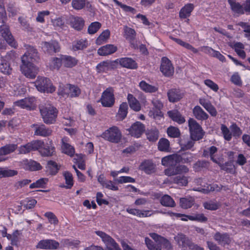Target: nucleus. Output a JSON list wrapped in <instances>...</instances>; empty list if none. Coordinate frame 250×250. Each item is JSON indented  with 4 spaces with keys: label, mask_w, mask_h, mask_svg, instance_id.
Wrapping results in <instances>:
<instances>
[{
    "label": "nucleus",
    "mask_w": 250,
    "mask_h": 250,
    "mask_svg": "<svg viewBox=\"0 0 250 250\" xmlns=\"http://www.w3.org/2000/svg\"><path fill=\"white\" fill-rule=\"evenodd\" d=\"M46 168L50 174L55 175L59 170V167L56 162L53 161H49L47 163Z\"/></svg>",
    "instance_id": "obj_48"
},
{
    "label": "nucleus",
    "mask_w": 250,
    "mask_h": 250,
    "mask_svg": "<svg viewBox=\"0 0 250 250\" xmlns=\"http://www.w3.org/2000/svg\"><path fill=\"white\" fill-rule=\"evenodd\" d=\"M23 167L25 169L31 171L38 170L42 168V166L39 163L31 160H24Z\"/></svg>",
    "instance_id": "obj_28"
},
{
    "label": "nucleus",
    "mask_w": 250,
    "mask_h": 250,
    "mask_svg": "<svg viewBox=\"0 0 250 250\" xmlns=\"http://www.w3.org/2000/svg\"><path fill=\"white\" fill-rule=\"evenodd\" d=\"M63 176L65 181V188L67 189L71 188L74 185L72 174L70 172L66 171L63 172Z\"/></svg>",
    "instance_id": "obj_46"
},
{
    "label": "nucleus",
    "mask_w": 250,
    "mask_h": 250,
    "mask_svg": "<svg viewBox=\"0 0 250 250\" xmlns=\"http://www.w3.org/2000/svg\"><path fill=\"white\" fill-rule=\"evenodd\" d=\"M188 123L191 138L193 140H199L202 139L204 134L199 124L192 118L188 120Z\"/></svg>",
    "instance_id": "obj_7"
},
{
    "label": "nucleus",
    "mask_w": 250,
    "mask_h": 250,
    "mask_svg": "<svg viewBox=\"0 0 250 250\" xmlns=\"http://www.w3.org/2000/svg\"><path fill=\"white\" fill-rule=\"evenodd\" d=\"M86 0H72V6L76 10H81L85 7Z\"/></svg>",
    "instance_id": "obj_61"
},
{
    "label": "nucleus",
    "mask_w": 250,
    "mask_h": 250,
    "mask_svg": "<svg viewBox=\"0 0 250 250\" xmlns=\"http://www.w3.org/2000/svg\"><path fill=\"white\" fill-rule=\"evenodd\" d=\"M62 64V58L60 59L57 57L51 58L47 63L50 70H58Z\"/></svg>",
    "instance_id": "obj_35"
},
{
    "label": "nucleus",
    "mask_w": 250,
    "mask_h": 250,
    "mask_svg": "<svg viewBox=\"0 0 250 250\" xmlns=\"http://www.w3.org/2000/svg\"><path fill=\"white\" fill-rule=\"evenodd\" d=\"M40 111L44 123L52 124L55 122L58 115L57 109L49 103L42 104L40 106Z\"/></svg>",
    "instance_id": "obj_2"
},
{
    "label": "nucleus",
    "mask_w": 250,
    "mask_h": 250,
    "mask_svg": "<svg viewBox=\"0 0 250 250\" xmlns=\"http://www.w3.org/2000/svg\"><path fill=\"white\" fill-rule=\"evenodd\" d=\"M223 187L221 185L213 184L208 185L206 188H194L193 190L194 191H200L204 193H208L210 191H219L222 189Z\"/></svg>",
    "instance_id": "obj_25"
},
{
    "label": "nucleus",
    "mask_w": 250,
    "mask_h": 250,
    "mask_svg": "<svg viewBox=\"0 0 250 250\" xmlns=\"http://www.w3.org/2000/svg\"><path fill=\"white\" fill-rule=\"evenodd\" d=\"M145 130L144 125L140 122H136L128 129V131L131 136L139 138L143 133Z\"/></svg>",
    "instance_id": "obj_18"
},
{
    "label": "nucleus",
    "mask_w": 250,
    "mask_h": 250,
    "mask_svg": "<svg viewBox=\"0 0 250 250\" xmlns=\"http://www.w3.org/2000/svg\"><path fill=\"white\" fill-rule=\"evenodd\" d=\"M214 239L221 245L225 246L229 244L231 242L229 235L227 233L216 232L213 236Z\"/></svg>",
    "instance_id": "obj_23"
},
{
    "label": "nucleus",
    "mask_w": 250,
    "mask_h": 250,
    "mask_svg": "<svg viewBox=\"0 0 250 250\" xmlns=\"http://www.w3.org/2000/svg\"><path fill=\"white\" fill-rule=\"evenodd\" d=\"M128 105L126 103H123L120 105L117 114L118 118L120 120L124 119L127 115Z\"/></svg>",
    "instance_id": "obj_44"
},
{
    "label": "nucleus",
    "mask_w": 250,
    "mask_h": 250,
    "mask_svg": "<svg viewBox=\"0 0 250 250\" xmlns=\"http://www.w3.org/2000/svg\"><path fill=\"white\" fill-rule=\"evenodd\" d=\"M193 114L194 116L198 120H206L208 117V115L199 105H196L193 108Z\"/></svg>",
    "instance_id": "obj_31"
},
{
    "label": "nucleus",
    "mask_w": 250,
    "mask_h": 250,
    "mask_svg": "<svg viewBox=\"0 0 250 250\" xmlns=\"http://www.w3.org/2000/svg\"><path fill=\"white\" fill-rule=\"evenodd\" d=\"M42 155L43 156H51L54 154L55 147L52 146H45L40 151Z\"/></svg>",
    "instance_id": "obj_57"
},
{
    "label": "nucleus",
    "mask_w": 250,
    "mask_h": 250,
    "mask_svg": "<svg viewBox=\"0 0 250 250\" xmlns=\"http://www.w3.org/2000/svg\"><path fill=\"white\" fill-rule=\"evenodd\" d=\"M34 129V135L42 137H47L51 135L52 130L47 127L44 125L33 124L31 125Z\"/></svg>",
    "instance_id": "obj_17"
},
{
    "label": "nucleus",
    "mask_w": 250,
    "mask_h": 250,
    "mask_svg": "<svg viewBox=\"0 0 250 250\" xmlns=\"http://www.w3.org/2000/svg\"><path fill=\"white\" fill-rule=\"evenodd\" d=\"M16 144H8L0 148V155H5L13 152L17 148Z\"/></svg>",
    "instance_id": "obj_40"
},
{
    "label": "nucleus",
    "mask_w": 250,
    "mask_h": 250,
    "mask_svg": "<svg viewBox=\"0 0 250 250\" xmlns=\"http://www.w3.org/2000/svg\"><path fill=\"white\" fill-rule=\"evenodd\" d=\"M158 147L161 151H168L169 149V142L165 138L161 139L158 142Z\"/></svg>",
    "instance_id": "obj_54"
},
{
    "label": "nucleus",
    "mask_w": 250,
    "mask_h": 250,
    "mask_svg": "<svg viewBox=\"0 0 250 250\" xmlns=\"http://www.w3.org/2000/svg\"><path fill=\"white\" fill-rule=\"evenodd\" d=\"M18 171L7 168L0 167V178L10 177L17 175Z\"/></svg>",
    "instance_id": "obj_42"
},
{
    "label": "nucleus",
    "mask_w": 250,
    "mask_h": 250,
    "mask_svg": "<svg viewBox=\"0 0 250 250\" xmlns=\"http://www.w3.org/2000/svg\"><path fill=\"white\" fill-rule=\"evenodd\" d=\"M0 71L5 74H9L11 71L9 64L3 58L0 59Z\"/></svg>",
    "instance_id": "obj_53"
},
{
    "label": "nucleus",
    "mask_w": 250,
    "mask_h": 250,
    "mask_svg": "<svg viewBox=\"0 0 250 250\" xmlns=\"http://www.w3.org/2000/svg\"><path fill=\"white\" fill-rule=\"evenodd\" d=\"M69 139L64 137L62 139V152L70 156H73L75 153V149L73 146L68 143Z\"/></svg>",
    "instance_id": "obj_22"
},
{
    "label": "nucleus",
    "mask_w": 250,
    "mask_h": 250,
    "mask_svg": "<svg viewBox=\"0 0 250 250\" xmlns=\"http://www.w3.org/2000/svg\"><path fill=\"white\" fill-rule=\"evenodd\" d=\"M27 51L24 53L22 57L26 56L27 61H30L33 62L39 60L38 53L37 50L33 47L29 45H25ZM26 60V59H25Z\"/></svg>",
    "instance_id": "obj_20"
},
{
    "label": "nucleus",
    "mask_w": 250,
    "mask_h": 250,
    "mask_svg": "<svg viewBox=\"0 0 250 250\" xmlns=\"http://www.w3.org/2000/svg\"><path fill=\"white\" fill-rule=\"evenodd\" d=\"M0 33L9 45L15 48L17 47V43L12 35L9 25L6 23L0 24Z\"/></svg>",
    "instance_id": "obj_9"
},
{
    "label": "nucleus",
    "mask_w": 250,
    "mask_h": 250,
    "mask_svg": "<svg viewBox=\"0 0 250 250\" xmlns=\"http://www.w3.org/2000/svg\"><path fill=\"white\" fill-rule=\"evenodd\" d=\"M59 243L52 239H43L40 241L36 246V249L43 250H56L59 247Z\"/></svg>",
    "instance_id": "obj_11"
},
{
    "label": "nucleus",
    "mask_w": 250,
    "mask_h": 250,
    "mask_svg": "<svg viewBox=\"0 0 250 250\" xmlns=\"http://www.w3.org/2000/svg\"><path fill=\"white\" fill-rule=\"evenodd\" d=\"M87 46V42L84 40H80L73 42L72 45V49L74 51L82 50L86 48Z\"/></svg>",
    "instance_id": "obj_55"
},
{
    "label": "nucleus",
    "mask_w": 250,
    "mask_h": 250,
    "mask_svg": "<svg viewBox=\"0 0 250 250\" xmlns=\"http://www.w3.org/2000/svg\"><path fill=\"white\" fill-rule=\"evenodd\" d=\"M194 6L192 3H188L182 7L179 12V17L181 19H186L189 17L194 9Z\"/></svg>",
    "instance_id": "obj_30"
},
{
    "label": "nucleus",
    "mask_w": 250,
    "mask_h": 250,
    "mask_svg": "<svg viewBox=\"0 0 250 250\" xmlns=\"http://www.w3.org/2000/svg\"><path fill=\"white\" fill-rule=\"evenodd\" d=\"M71 84H67L65 85H60L59 86L58 93L59 95H61L64 97H69V92L70 91Z\"/></svg>",
    "instance_id": "obj_56"
},
{
    "label": "nucleus",
    "mask_w": 250,
    "mask_h": 250,
    "mask_svg": "<svg viewBox=\"0 0 250 250\" xmlns=\"http://www.w3.org/2000/svg\"><path fill=\"white\" fill-rule=\"evenodd\" d=\"M167 114L173 121L179 124H182L186 121L185 118L177 110L169 111L167 112Z\"/></svg>",
    "instance_id": "obj_32"
},
{
    "label": "nucleus",
    "mask_w": 250,
    "mask_h": 250,
    "mask_svg": "<svg viewBox=\"0 0 250 250\" xmlns=\"http://www.w3.org/2000/svg\"><path fill=\"white\" fill-rule=\"evenodd\" d=\"M124 31L125 38L130 43H132L135 38L136 34L135 31L127 26L124 27Z\"/></svg>",
    "instance_id": "obj_37"
},
{
    "label": "nucleus",
    "mask_w": 250,
    "mask_h": 250,
    "mask_svg": "<svg viewBox=\"0 0 250 250\" xmlns=\"http://www.w3.org/2000/svg\"><path fill=\"white\" fill-rule=\"evenodd\" d=\"M110 34V33L109 30L106 29L96 39V44L98 45H101L105 42L109 38Z\"/></svg>",
    "instance_id": "obj_50"
},
{
    "label": "nucleus",
    "mask_w": 250,
    "mask_h": 250,
    "mask_svg": "<svg viewBox=\"0 0 250 250\" xmlns=\"http://www.w3.org/2000/svg\"><path fill=\"white\" fill-rule=\"evenodd\" d=\"M174 240L180 247L183 248L189 247L192 242L187 237L182 233L178 234L174 237Z\"/></svg>",
    "instance_id": "obj_26"
},
{
    "label": "nucleus",
    "mask_w": 250,
    "mask_h": 250,
    "mask_svg": "<svg viewBox=\"0 0 250 250\" xmlns=\"http://www.w3.org/2000/svg\"><path fill=\"white\" fill-rule=\"evenodd\" d=\"M149 235L156 242L158 243L156 245L154 244L149 238L146 237L145 238V243L149 250H161V246L159 244L163 242H166V243H167L168 245L169 244L168 242L164 237L155 233H150Z\"/></svg>",
    "instance_id": "obj_8"
},
{
    "label": "nucleus",
    "mask_w": 250,
    "mask_h": 250,
    "mask_svg": "<svg viewBox=\"0 0 250 250\" xmlns=\"http://www.w3.org/2000/svg\"><path fill=\"white\" fill-rule=\"evenodd\" d=\"M146 135L147 139L149 141L155 142L158 139L159 131L156 127H153L147 129Z\"/></svg>",
    "instance_id": "obj_36"
},
{
    "label": "nucleus",
    "mask_w": 250,
    "mask_h": 250,
    "mask_svg": "<svg viewBox=\"0 0 250 250\" xmlns=\"http://www.w3.org/2000/svg\"><path fill=\"white\" fill-rule=\"evenodd\" d=\"M203 207L206 209L215 210L219 208V205L216 202L209 201L203 203Z\"/></svg>",
    "instance_id": "obj_59"
},
{
    "label": "nucleus",
    "mask_w": 250,
    "mask_h": 250,
    "mask_svg": "<svg viewBox=\"0 0 250 250\" xmlns=\"http://www.w3.org/2000/svg\"><path fill=\"white\" fill-rule=\"evenodd\" d=\"M189 177L185 175H178L173 178V183L179 186L186 187L188 183Z\"/></svg>",
    "instance_id": "obj_39"
},
{
    "label": "nucleus",
    "mask_w": 250,
    "mask_h": 250,
    "mask_svg": "<svg viewBox=\"0 0 250 250\" xmlns=\"http://www.w3.org/2000/svg\"><path fill=\"white\" fill-rule=\"evenodd\" d=\"M95 233L99 236L102 242L104 244L107 250H121L118 244L116 242L115 240L110 235L105 232L97 230ZM84 250H104L102 247L98 246L91 245L89 247L85 248Z\"/></svg>",
    "instance_id": "obj_1"
},
{
    "label": "nucleus",
    "mask_w": 250,
    "mask_h": 250,
    "mask_svg": "<svg viewBox=\"0 0 250 250\" xmlns=\"http://www.w3.org/2000/svg\"><path fill=\"white\" fill-rule=\"evenodd\" d=\"M160 203L163 206L174 207L175 203L173 199L168 195H164L160 200Z\"/></svg>",
    "instance_id": "obj_45"
},
{
    "label": "nucleus",
    "mask_w": 250,
    "mask_h": 250,
    "mask_svg": "<svg viewBox=\"0 0 250 250\" xmlns=\"http://www.w3.org/2000/svg\"><path fill=\"white\" fill-rule=\"evenodd\" d=\"M15 106L28 110H33L36 106V100L33 97L26 98L14 103Z\"/></svg>",
    "instance_id": "obj_13"
},
{
    "label": "nucleus",
    "mask_w": 250,
    "mask_h": 250,
    "mask_svg": "<svg viewBox=\"0 0 250 250\" xmlns=\"http://www.w3.org/2000/svg\"><path fill=\"white\" fill-rule=\"evenodd\" d=\"M230 5V9L232 11L237 15L244 14L243 5L238 2L236 0H227Z\"/></svg>",
    "instance_id": "obj_29"
},
{
    "label": "nucleus",
    "mask_w": 250,
    "mask_h": 250,
    "mask_svg": "<svg viewBox=\"0 0 250 250\" xmlns=\"http://www.w3.org/2000/svg\"><path fill=\"white\" fill-rule=\"evenodd\" d=\"M116 61L106 60L101 62L96 66V69L99 73L107 72L116 68Z\"/></svg>",
    "instance_id": "obj_16"
},
{
    "label": "nucleus",
    "mask_w": 250,
    "mask_h": 250,
    "mask_svg": "<svg viewBox=\"0 0 250 250\" xmlns=\"http://www.w3.org/2000/svg\"><path fill=\"white\" fill-rule=\"evenodd\" d=\"M78 62V60L74 57L66 55L62 57V64L65 67L72 68L76 66Z\"/></svg>",
    "instance_id": "obj_33"
},
{
    "label": "nucleus",
    "mask_w": 250,
    "mask_h": 250,
    "mask_svg": "<svg viewBox=\"0 0 250 250\" xmlns=\"http://www.w3.org/2000/svg\"><path fill=\"white\" fill-rule=\"evenodd\" d=\"M194 202V199L192 197L182 198L180 200V205L182 208L187 209L192 206Z\"/></svg>",
    "instance_id": "obj_47"
},
{
    "label": "nucleus",
    "mask_w": 250,
    "mask_h": 250,
    "mask_svg": "<svg viewBox=\"0 0 250 250\" xmlns=\"http://www.w3.org/2000/svg\"><path fill=\"white\" fill-rule=\"evenodd\" d=\"M115 61L117 67L118 64L123 67L131 69H136L138 67L137 63L131 58H121L115 60Z\"/></svg>",
    "instance_id": "obj_15"
},
{
    "label": "nucleus",
    "mask_w": 250,
    "mask_h": 250,
    "mask_svg": "<svg viewBox=\"0 0 250 250\" xmlns=\"http://www.w3.org/2000/svg\"><path fill=\"white\" fill-rule=\"evenodd\" d=\"M102 137L110 142L118 143L121 139L122 133L117 127L114 126L105 130Z\"/></svg>",
    "instance_id": "obj_5"
},
{
    "label": "nucleus",
    "mask_w": 250,
    "mask_h": 250,
    "mask_svg": "<svg viewBox=\"0 0 250 250\" xmlns=\"http://www.w3.org/2000/svg\"><path fill=\"white\" fill-rule=\"evenodd\" d=\"M139 86L143 91L147 93L155 92L158 89L157 86L149 84L144 81H142L140 83Z\"/></svg>",
    "instance_id": "obj_38"
},
{
    "label": "nucleus",
    "mask_w": 250,
    "mask_h": 250,
    "mask_svg": "<svg viewBox=\"0 0 250 250\" xmlns=\"http://www.w3.org/2000/svg\"><path fill=\"white\" fill-rule=\"evenodd\" d=\"M26 56L21 57L22 64L21 70L22 74L27 78L34 79L38 74L39 68L33 64L32 62L27 61Z\"/></svg>",
    "instance_id": "obj_3"
},
{
    "label": "nucleus",
    "mask_w": 250,
    "mask_h": 250,
    "mask_svg": "<svg viewBox=\"0 0 250 250\" xmlns=\"http://www.w3.org/2000/svg\"><path fill=\"white\" fill-rule=\"evenodd\" d=\"M42 48L46 53L52 54L59 51V45L56 41L52 40L49 42H42L41 43Z\"/></svg>",
    "instance_id": "obj_14"
},
{
    "label": "nucleus",
    "mask_w": 250,
    "mask_h": 250,
    "mask_svg": "<svg viewBox=\"0 0 250 250\" xmlns=\"http://www.w3.org/2000/svg\"><path fill=\"white\" fill-rule=\"evenodd\" d=\"M35 85L40 92L52 93L55 90V87L51 81L47 78L39 77L35 83Z\"/></svg>",
    "instance_id": "obj_4"
},
{
    "label": "nucleus",
    "mask_w": 250,
    "mask_h": 250,
    "mask_svg": "<svg viewBox=\"0 0 250 250\" xmlns=\"http://www.w3.org/2000/svg\"><path fill=\"white\" fill-rule=\"evenodd\" d=\"M101 27V24L98 21L92 22L88 27V33L89 34L96 33Z\"/></svg>",
    "instance_id": "obj_60"
},
{
    "label": "nucleus",
    "mask_w": 250,
    "mask_h": 250,
    "mask_svg": "<svg viewBox=\"0 0 250 250\" xmlns=\"http://www.w3.org/2000/svg\"><path fill=\"white\" fill-rule=\"evenodd\" d=\"M180 145L182 149L186 150L189 149L193 146L194 142L188 138L187 139V140L183 139L180 141Z\"/></svg>",
    "instance_id": "obj_64"
},
{
    "label": "nucleus",
    "mask_w": 250,
    "mask_h": 250,
    "mask_svg": "<svg viewBox=\"0 0 250 250\" xmlns=\"http://www.w3.org/2000/svg\"><path fill=\"white\" fill-rule=\"evenodd\" d=\"M103 106L111 107L115 103L114 89L111 87L107 88L103 91L99 101Z\"/></svg>",
    "instance_id": "obj_6"
},
{
    "label": "nucleus",
    "mask_w": 250,
    "mask_h": 250,
    "mask_svg": "<svg viewBox=\"0 0 250 250\" xmlns=\"http://www.w3.org/2000/svg\"><path fill=\"white\" fill-rule=\"evenodd\" d=\"M43 145V142L40 140L33 141L26 145L19 147L18 150L20 154H26L31 151H35L41 148Z\"/></svg>",
    "instance_id": "obj_10"
},
{
    "label": "nucleus",
    "mask_w": 250,
    "mask_h": 250,
    "mask_svg": "<svg viewBox=\"0 0 250 250\" xmlns=\"http://www.w3.org/2000/svg\"><path fill=\"white\" fill-rule=\"evenodd\" d=\"M48 181L47 178H41L31 184L29 187L30 188H43L48 182Z\"/></svg>",
    "instance_id": "obj_58"
},
{
    "label": "nucleus",
    "mask_w": 250,
    "mask_h": 250,
    "mask_svg": "<svg viewBox=\"0 0 250 250\" xmlns=\"http://www.w3.org/2000/svg\"><path fill=\"white\" fill-rule=\"evenodd\" d=\"M221 169L228 173H233L234 171V166L231 162L225 163L224 164L219 165Z\"/></svg>",
    "instance_id": "obj_62"
},
{
    "label": "nucleus",
    "mask_w": 250,
    "mask_h": 250,
    "mask_svg": "<svg viewBox=\"0 0 250 250\" xmlns=\"http://www.w3.org/2000/svg\"><path fill=\"white\" fill-rule=\"evenodd\" d=\"M127 101L130 108L135 111H139L141 109V106L139 102L131 94L127 95Z\"/></svg>",
    "instance_id": "obj_34"
},
{
    "label": "nucleus",
    "mask_w": 250,
    "mask_h": 250,
    "mask_svg": "<svg viewBox=\"0 0 250 250\" xmlns=\"http://www.w3.org/2000/svg\"><path fill=\"white\" fill-rule=\"evenodd\" d=\"M117 47L113 44H106L100 47L97 53L100 56H107L115 52Z\"/></svg>",
    "instance_id": "obj_24"
},
{
    "label": "nucleus",
    "mask_w": 250,
    "mask_h": 250,
    "mask_svg": "<svg viewBox=\"0 0 250 250\" xmlns=\"http://www.w3.org/2000/svg\"><path fill=\"white\" fill-rule=\"evenodd\" d=\"M233 48L235 51L242 59L246 58V53L244 51V45L241 42H236L233 44Z\"/></svg>",
    "instance_id": "obj_51"
},
{
    "label": "nucleus",
    "mask_w": 250,
    "mask_h": 250,
    "mask_svg": "<svg viewBox=\"0 0 250 250\" xmlns=\"http://www.w3.org/2000/svg\"><path fill=\"white\" fill-rule=\"evenodd\" d=\"M168 100L170 102L175 103L180 101L183 97V93L178 89H171L167 93Z\"/></svg>",
    "instance_id": "obj_21"
},
{
    "label": "nucleus",
    "mask_w": 250,
    "mask_h": 250,
    "mask_svg": "<svg viewBox=\"0 0 250 250\" xmlns=\"http://www.w3.org/2000/svg\"><path fill=\"white\" fill-rule=\"evenodd\" d=\"M70 24L75 30L80 31L84 26V21L81 17H72L70 19Z\"/></svg>",
    "instance_id": "obj_27"
},
{
    "label": "nucleus",
    "mask_w": 250,
    "mask_h": 250,
    "mask_svg": "<svg viewBox=\"0 0 250 250\" xmlns=\"http://www.w3.org/2000/svg\"><path fill=\"white\" fill-rule=\"evenodd\" d=\"M182 161V156L178 154H173L166 156L162 159V165L168 167L172 166Z\"/></svg>",
    "instance_id": "obj_19"
},
{
    "label": "nucleus",
    "mask_w": 250,
    "mask_h": 250,
    "mask_svg": "<svg viewBox=\"0 0 250 250\" xmlns=\"http://www.w3.org/2000/svg\"><path fill=\"white\" fill-rule=\"evenodd\" d=\"M167 133L169 136L172 138H177L180 135L179 129L174 126H170L167 129Z\"/></svg>",
    "instance_id": "obj_63"
},
{
    "label": "nucleus",
    "mask_w": 250,
    "mask_h": 250,
    "mask_svg": "<svg viewBox=\"0 0 250 250\" xmlns=\"http://www.w3.org/2000/svg\"><path fill=\"white\" fill-rule=\"evenodd\" d=\"M8 18L3 0H0V24L6 23Z\"/></svg>",
    "instance_id": "obj_49"
},
{
    "label": "nucleus",
    "mask_w": 250,
    "mask_h": 250,
    "mask_svg": "<svg viewBox=\"0 0 250 250\" xmlns=\"http://www.w3.org/2000/svg\"><path fill=\"white\" fill-rule=\"evenodd\" d=\"M160 70L165 76L167 77L171 76L174 73V67L170 61L167 57L162 58Z\"/></svg>",
    "instance_id": "obj_12"
},
{
    "label": "nucleus",
    "mask_w": 250,
    "mask_h": 250,
    "mask_svg": "<svg viewBox=\"0 0 250 250\" xmlns=\"http://www.w3.org/2000/svg\"><path fill=\"white\" fill-rule=\"evenodd\" d=\"M217 151V148L215 146H211L208 148L205 149L203 152V155L205 157L210 156L211 160L215 163H218L217 160L214 158V154Z\"/></svg>",
    "instance_id": "obj_43"
},
{
    "label": "nucleus",
    "mask_w": 250,
    "mask_h": 250,
    "mask_svg": "<svg viewBox=\"0 0 250 250\" xmlns=\"http://www.w3.org/2000/svg\"><path fill=\"white\" fill-rule=\"evenodd\" d=\"M141 167L146 173L150 174L154 171L155 165L152 161L148 160L144 162Z\"/></svg>",
    "instance_id": "obj_41"
},
{
    "label": "nucleus",
    "mask_w": 250,
    "mask_h": 250,
    "mask_svg": "<svg viewBox=\"0 0 250 250\" xmlns=\"http://www.w3.org/2000/svg\"><path fill=\"white\" fill-rule=\"evenodd\" d=\"M173 40L178 44L183 46L186 49L191 51L194 53H197L198 52V49L194 48L189 43L185 42L180 39L173 38Z\"/></svg>",
    "instance_id": "obj_52"
}]
</instances>
